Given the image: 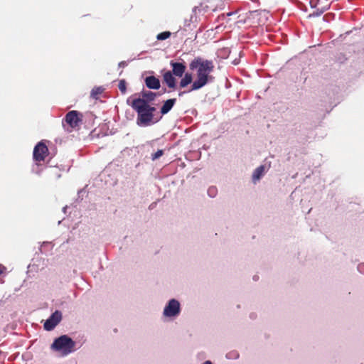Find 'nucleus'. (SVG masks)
Here are the masks:
<instances>
[{
	"mask_svg": "<svg viewBox=\"0 0 364 364\" xmlns=\"http://www.w3.org/2000/svg\"><path fill=\"white\" fill-rule=\"evenodd\" d=\"M190 68L197 71V80L192 84L191 90H199L213 79L210 73L214 65L210 60L196 58L191 63Z\"/></svg>",
	"mask_w": 364,
	"mask_h": 364,
	"instance_id": "1",
	"label": "nucleus"
},
{
	"mask_svg": "<svg viewBox=\"0 0 364 364\" xmlns=\"http://www.w3.org/2000/svg\"><path fill=\"white\" fill-rule=\"evenodd\" d=\"M132 107L137 112V124L139 125L148 126L154 118L155 107H150L145 100L137 98L132 101Z\"/></svg>",
	"mask_w": 364,
	"mask_h": 364,
	"instance_id": "2",
	"label": "nucleus"
},
{
	"mask_svg": "<svg viewBox=\"0 0 364 364\" xmlns=\"http://www.w3.org/2000/svg\"><path fill=\"white\" fill-rule=\"evenodd\" d=\"M181 310L180 301L174 298L171 299L164 306L161 318L165 322L173 321L180 316Z\"/></svg>",
	"mask_w": 364,
	"mask_h": 364,
	"instance_id": "3",
	"label": "nucleus"
},
{
	"mask_svg": "<svg viewBox=\"0 0 364 364\" xmlns=\"http://www.w3.org/2000/svg\"><path fill=\"white\" fill-rule=\"evenodd\" d=\"M75 342L66 335L61 336L55 339L50 348L60 353L61 356H66L75 350Z\"/></svg>",
	"mask_w": 364,
	"mask_h": 364,
	"instance_id": "4",
	"label": "nucleus"
},
{
	"mask_svg": "<svg viewBox=\"0 0 364 364\" xmlns=\"http://www.w3.org/2000/svg\"><path fill=\"white\" fill-rule=\"evenodd\" d=\"M62 320V313L55 311L44 323V328L46 331L53 330Z\"/></svg>",
	"mask_w": 364,
	"mask_h": 364,
	"instance_id": "5",
	"label": "nucleus"
},
{
	"mask_svg": "<svg viewBox=\"0 0 364 364\" xmlns=\"http://www.w3.org/2000/svg\"><path fill=\"white\" fill-rule=\"evenodd\" d=\"M47 152H48L47 146L41 142L38 143L34 148V151H33L34 159L36 161H43L44 159L45 156H46Z\"/></svg>",
	"mask_w": 364,
	"mask_h": 364,
	"instance_id": "6",
	"label": "nucleus"
},
{
	"mask_svg": "<svg viewBox=\"0 0 364 364\" xmlns=\"http://www.w3.org/2000/svg\"><path fill=\"white\" fill-rule=\"evenodd\" d=\"M65 121L71 127H77L80 122L79 112L75 110L69 112L65 116Z\"/></svg>",
	"mask_w": 364,
	"mask_h": 364,
	"instance_id": "7",
	"label": "nucleus"
},
{
	"mask_svg": "<svg viewBox=\"0 0 364 364\" xmlns=\"http://www.w3.org/2000/svg\"><path fill=\"white\" fill-rule=\"evenodd\" d=\"M171 65L173 68V73L178 77H181L185 72L186 66L181 63L171 62Z\"/></svg>",
	"mask_w": 364,
	"mask_h": 364,
	"instance_id": "8",
	"label": "nucleus"
},
{
	"mask_svg": "<svg viewBox=\"0 0 364 364\" xmlns=\"http://www.w3.org/2000/svg\"><path fill=\"white\" fill-rule=\"evenodd\" d=\"M265 166L262 165L257 167L253 172L252 176V182L256 183L264 175Z\"/></svg>",
	"mask_w": 364,
	"mask_h": 364,
	"instance_id": "9",
	"label": "nucleus"
},
{
	"mask_svg": "<svg viewBox=\"0 0 364 364\" xmlns=\"http://www.w3.org/2000/svg\"><path fill=\"white\" fill-rule=\"evenodd\" d=\"M146 85L150 89H159L160 87L159 80L154 77H147L145 80Z\"/></svg>",
	"mask_w": 364,
	"mask_h": 364,
	"instance_id": "10",
	"label": "nucleus"
},
{
	"mask_svg": "<svg viewBox=\"0 0 364 364\" xmlns=\"http://www.w3.org/2000/svg\"><path fill=\"white\" fill-rule=\"evenodd\" d=\"M176 101V99H169V100H166L164 102V104L163 105V106L161 107V113L162 114H167L171 109V108L174 105Z\"/></svg>",
	"mask_w": 364,
	"mask_h": 364,
	"instance_id": "11",
	"label": "nucleus"
},
{
	"mask_svg": "<svg viewBox=\"0 0 364 364\" xmlns=\"http://www.w3.org/2000/svg\"><path fill=\"white\" fill-rule=\"evenodd\" d=\"M164 80L169 87L173 88L175 87L176 80L173 77V75L170 71H168L164 73Z\"/></svg>",
	"mask_w": 364,
	"mask_h": 364,
	"instance_id": "12",
	"label": "nucleus"
},
{
	"mask_svg": "<svg viewBox=\"0 0 364 364\" xmlns=\"http://www.w3.org/2000/svg\"><path fill=\"white\" fill-rule=\"evenodd\" d=\"M192 80L193 78L191 74L186 73L184 77L181 79L180 82V86L181 87H185L192 82Z\"/></svg>",
	"mask_w": 364,
	"mask_h": 364,
	"instance_id": "13",
	"label": "nucleus"
},
{
	"mask_svg": "<svg viewBox=\"0 0 364 364\" xmlns=\"http://www.w3.org/2000/svg\"><path fill=\"white\" fill-rule=\"evenodd\" d=\"M156 95L151 91L144 92L142 93V100H145V101L147 102V101H152L155 99Z\"/></svg>",
	"mask_w": 364,
	"mask_h": 364,
	"instance_id": "14",
	"label": "nucleus"
},
{
	"mask_svg": "<svg viewBox=\"0 0 364 364\" xmlns=\"http://www.w3.org/2000/svg\"><path fill=\"white\" fill-rule=\"evenodd\" d=\"M171 36L169 31L162 32L157 36V39L160 41L166 40Z\"/></svg>",
	"mask_w": 364,
	"mask_h": 364,
	"instance_id": "15",
	"label": "nucleus"
},
{
	"mask_svg": "<svg viewBox=\"0 0 364 364\" xmlns=\"http://www.w3.org/2000/svg\"><path fill=\"white\" fill-rule=\"evenodd\" d=\"M103 91V89L102 87H96L92 89L91 92V96L94 98H97V96L100 94H101Z\"/></svg>",
	"mask_w": 364,
	"mask_h": 364,
	"instance_id": "16",
	"label": "nucleus"
},
{
	"mask_svg": "<svg viewBox=\"0 0 364 364\" xmlns=\"http://www.w3.org/2000/svg\"><path fill=\"white\" fill-rule=\"evenodd\" d=\"M119 89L122 93L126 92V82L124 80H121L119 82Z\"/></svg>",
	"mask_w": 364,
	"mask_h": 364,
	"instance_id": "17",
	"label": "nucleus"
},
{
	"mask_svg": "<svg viewBox=\"0 0 364 364\" xmlns=\"http://www.w3.org/2000/svg\"><path fill=\"white\" fill-rule=\"evenodd\" d=\"M164 154L163 150H158L155 154H154L151 156V159L153 161L158 159L160 158Z\"/></svg>",
	"mask_w": 364,
	"mask_h": 364,
	"instance_id": "18",
	"label": "nucleus"
},
{
	"mask_svg": "<svg viewBox=\"0 0 364 364\" xmlns=\"http://www.w3.org/2000/svg\"><path fill=\"white\" fill-rule=\"evenodd\" d=\"M5 267L4 266L0 265V274L4 272Z\"/></svg>",
	"mask_w": 364,
	"mask_h": 364,
	"instance_id": "19",
	"label": "nucleus"
},
{
	"mask_svg": "<svg viewBox=\"0 0 364 364\" xmlns=\"http://www.w3.org/2000/svg\"><path fill=\"white\" fill-rule=\"evenodd\" d=\"M208 192H209L210 193H213H213H214V192H215V189H214V188H211V189H210V190L208 191Z\"/></svg>",
	"mask_w": 364,
	"mask_h": 364,
	"instance_id": "20",
	"label": "nucleus"
},
{
	"mask_svg": "<svg viewBox=\"0 0 364 364\" xmlns=\"http://www.w3.org/2000/svg\"><path fill=\"white\" fill-rule=\"evenodd\" d=\"M203 364H213L211 361L210 360H206L205 361Z\"/></svg>",
	"mask_w": 364,
	"mask_h": 364,
	"instance_id": "21",
	"label": "nucleus"
}]
</instances>
